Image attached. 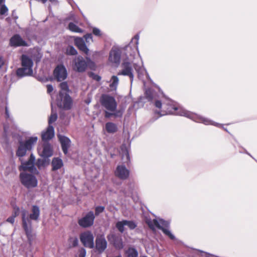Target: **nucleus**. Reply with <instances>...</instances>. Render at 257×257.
I'll use <instances>...</instances> for the list:
<instances>
[{
    "instance_id": "8",
    "label": "nucleus",
    "mask_w": 257,
    "mask_h": 257,
    "mask_svg": "<svg viewBox=\"0 0 257 257\" xmlns=\"http://www.w3.org/2000/svg\"><path fill=\"white\" fill-rule=\"evenodd\" d=\"M20 180L22 184L27 189L34 188L38 185V180L32 174L22 172L20 174Z\"/></svg>"
},
{
    "instance_id": "38",
    "label": "nucleus",
    "mask_w": 257,
    "mask_h": 257,
    "mask_svg": "<svg viewBox=\"0 0 257 257\" xmlns=\"http://www.w3.org/2000/svg\"><path fill=\"white\" fill-rule=\"evenodd\" d=\"M92 33L94 35L98 37H100L102 35L101 31L96 27H94L92 29Z\"/></svg>"
},
{
    "instance_id": "51",
    "label": "nucleus",
    "mask_w": 257,
    "mask_h": 257,
    "mask_svg": "<svg viewBox=\"0 0 257 257\" xmlns=\"http://www.w3.org/2000/svg\"><path fill=\"white\" fill-rule=\"evenodd\" d=\"M5 65V61L2 57H0V69H2Z\"/></svg>"
},
{
    "instance_id": "45",
    "label": "nucleus",
    "mask_w": 257,
    "mask_h": 257,
    "mask_svg": "<svg viewBox=\"0 0 257 257\" xmlns=\"http://www.w3.org/2000/svg\"><path fill=\"white\" fill-rule=\"evenodd\" d=\"M113 112L114 111H109L106 110L105 111L104 116L106 118L110 117L111 116H113Z\"/></svg>"
},
{
    "instance_id": "47",
    "label": "nucleus",
    "mask_w": 257,
    "mask_h": 257,
    "mask_svg": "<svg viewBox=\"0 0 257 257\" xmlns=\"http://www.w3.org/2000/svg\"><path fill=\"white\" fill-rule=\"evenodd\" d=\"M47 92L49 94L51 93L53 90V87L51 84H48L47 85Z\"/></svg>"
},
{
    "instance_id": "46",
    "label": "nucleus",
    "mask_w": 257,
    "mask_h": 257,
    "mask_svg": "<svg viewBox=\"0 0 257 257\" xmlns=\"http://www.w3.org/2000/svg\"><path fill=\"white\" fill-rule=\"evenodd\" d=\"M15 216L12 215L7 218V221L12 224H13L15 222Z\"/></svg>"
},
{
    "instance_id": "41",
    "label": "nucleus",
    "mask_w": 257,
    "mask_h": 257,
    "mask_svg": "<svg viewBox=\"0 0 257 257\" xmlns=\"http://www.w3.org/2000/svg\"><path fill=\"white\" fill-rule=\"evenodd\" d=\"M209 120L211 122H210V123L209 124H208L207 125L211 124V125H213L216 126H217V127H223V129H224L225 131H226V132H228L226 128H224V127H223V125H222V124H220V123H217V122H214V121H213L212 120H210V119H209Z\"/></svg>"
},
{
    "instance_id": "44",
    "label": "nucleus",
    "mask_w": 257,
    "mask_h": 257,
    "mask_svg": "<svg viewBox=\"0 0 257 257\" xmlns=\"http://www.w3.org/2000/svg\"><path fill=\"white\" fill-rule=\"evenodd\" d=\"M84 38L87 42H89L90 40L92 41V35L91 33H88L84 36Z\"/></svg>"
},
{
    "instance_id": "1",
    "label": "nucleus",
    "mask_w": 257,
    "mask_h": 257,
    "mask_svg": "<svg viewBox=\"0 0 257 257\" xmlns=\"http://www.w3.org/2000/svg\"><path fill=\"white\" fill-rule=\"evenodd\" d=\"M161 98L163 99L161 100H156L155 105L159 109L162 107L163 110L161 111H155V113L160 115L151 118L150 120L151 123L156 121L159 117L167 114L184 116L195 122L203 123L204 124H208L210 123L211 121L208 118L189 111L178 105L175 102L166 97L163 92H161Z\"/></svg>"
},
{
    "instance_id": "10",
    "label": "nucleus",
    "mask_w": 257,
    "mask_h": 257,
    "mask_svg": "<svg viewBox=\"0 0 257 257\" xmlns=\"http://www.w3.org/2000/svg\"><path fill=\"white\" fill-rule=\"evenodd\" d=\"M91 62L90 59L86 57V59L81 56L74 58L72 63L73 70L79 73H82L86 71L88 64Z\"/></svg>"
},
{
    "instance_id": "25",
    "label": "nucleus",
    "mask_w": 257,
    "mask_h": 257,
    "mask_svg": "<svg viewBox=\"0 0 257 257\" xmlns=\"http://www.w3.org/2000/svg\"><path fill=\"white\" fill-rule=\"evenodd\" d=\"M145 95L148 101H152L153 99L155 101L157 100L156 99V93L152 89H147L145 92Z\"/></svg>"
},
{
    "instance_id": "7",
    "label": "nucleus",
    "mask_w": 257,
    "mask_h": 257,
    "mask_svg": "<svg viewBox=\"0 0 257 257\" xmlns=\"http://www.w3.org/2000/svg\"><path fill=\"white\" fill-rule=\"evenodd\" d=\"M147 223L149 227L152 230L155 229V227L160 229L162 230L163 232L172 240H174L176 237L173 235L171 231L167 228L169 227L170 223L163 219H160L158 220L157 219L153 220L149 219L147 221Z\"/></svg>"
},
{
    "instance_id": "37",
    "label": "nucleus",
    "mask_w": 257,
    "mask_h": 257,
    "mask_svg": "<svg viewBox=\"0 0 257 257\" xmlns=\"http://www.w3.org/2000/svg\"><path fill=\"white\" fill-rule=\"evenodd\" d=\"M105 207L102 206H97L95 208V215L98 216L100 213L103 212L104 211Z\"/></svg>"
},
{
    "instance_id": "31",
    "label": "nucleus",
    "mask_w": 257,
    "mask_h": 257,
    "mask_svg": "<svg viewBox=\"0 0 257 257\" xmlns=\"http://www.w3.org/2000/svg\"><path fill=\"white\" fill-rule=\"evenodd\" d=\"M128 186H129V189H128V191H126L125 189H123V190L121 189L120 190V191L123 193V194L125 196H128L132 194L133 193V187H134V185L132 184V183H130V184H128Z\"/></svg>"
},
{
    "instance_id": "48",
    "label": "nucleus",
    "mask_w": 257,
    "mask_h": 257,
    "mask_svg": "<svg viewBox=\"0 0 257 257\" xmlns=\"http://www.w3.org/2000/svg\"><path fill=\"white\" fill-rule=\"evenodd\" d=\"M134 39H135L136 40H137V42H136V46H135L133 48L132 47V49H134V48H136V49H138V46L137 45H138V43H139V35H136L135 37H134ZM138 51V49H137V52Z\"/></svg>"
},
{
    "instance_id": "17",
    "label": "nucleus",
    "mask_w": 257,
    "mask_h": 257,
    "mask_svg": "<svg viewBox=\"0 0 257 257\" xmlns=\"http://www.w3.org/2000/svg\"><path fill=\"white\" fill-rule=\"evenodd\" d=\"M115 175L122 180L126 179L130 175V171L124 165H118L114 172Z\"/></svg>"
},
{
    "instance_id": "49",
    "label": "nucleus",
    "mask_w": 257,
    "mask_h": 257,
    "mask_svg": "<svg viewBox=\"0 0 257 257\" xmlns=\"http://www.w3.org/2000/svg\"><path fill=\"white\" fill-rule=\"evenodd\" d=\"M86 255V250L85 249H82L79 254V257H85Z\"/></svg>"
},
{
    "instance_id": "16",
    "label": "nucleus",
    "mask_w": 257,
    "mask_h": 257,
    "mask_svg": "<svg viewBox=\"0 0 257 257\" xmlns=\"http://www.w3.org/2000/svg\"><path fill=\"white\" fill-rule=\"evenodd\" d=\"M107 238L113 244L115 248L120 249L123 247L122 240L120 236L114 234H109L107 236Z\"/></svg>"
},
{
    "instance_id": "13",
    "label": "nucleus",
    "mask_w": 257,
    "mask_h": 257,
    "mask_svg": "<svg viewBox=\"0 0 257 257\" xmlns=\"http://www.w3.org/2000/svg\"><path fill=\"white\" fill-rule=\"evenodd\" d=\"M53 76L57 81L61 82L64 80L68 76L66 68L62 64L58 65L54 70Z\"/></svg>"
},
{
    "instance_id": "34",
    "label": "nucleus",
    "mask_w": 257,
    "mask_h": 257,
    "mask_svg": "<svg viewBox=\"0 0 257 257\" xmlns=\"http://www.w3.org/2000/svg\"><path fill=\"white\" fill-rule=\"evenodd\" d=\"M124 111V108H119L118 109H116L113 112V116L115 117H122L123 113Z\"/></svg>"
},
{
    "instance_id": "26",
    "label": "nucleus",
    "mask_w": 257,
    "mask_h": 257,
    "mask_svg": "<svg viewBox=\"0 0 257 257\" xmlns=\"http://www.w3.org/2000/svg\"><path fill=\"white\" fill-rule=\"evenodd\" d=\"M68 29L70 31L73 32L82 33L83 30L78 26L72 22H70L68 25Z\"/></svg>"
},
{
    "instance_id": "14",
    "label": "nucleus",
    "mask_w": 257,
    "mask_h": 257,
    "mask_svg": "<svg viewBox=\"0 0 257 257\" xmlns=\"http://www.w3.org/2000/svg\"><path fill=\"white\" fill-rule=\"evenodd\" d=\"M107 242L103 234H98L95 238V248L98 253H102L107 248Z\"/></svg>"
},
{
    "instance_id": "32",
    "label": "nucleus",
    "mask_w": 257,
    "mask_h": 257,
    "mask_svg": "<svg viewBox=\"0 0 257 257\" xmlns=\"http://www.w3.org/2000/svg\"><path fill=\"white\" fill-rule=\"evenodd\" d=\"M66 53L69 55H76L77 51L73 46H69L66 49Z\"/></svg>"
},
{
    "instance_id": "3",
    "label": "nucleus",
    "mask_w": 257,
    "mask_h": 257,
    "mask_svg": "<svg viewBox=\"0 0 257 257\" xmlns=\"http://www.w3.org/2000/svg\"><path fill=\"white\" fill-rule=\"evenodd\" d=\"M38 141L37 137H31L25 141H20L19 142V145L16 151V155L19 157V160L21 162V165L19 167L20 171H28L31 173L38 174L39 172L35 167L34 163L35 161V157L31 154L29 160L27 161H24L23 157L26 155L27 152L31 151Z\"/></svg>"
},
{
    "instance_id": "33",
    "label": "nucleus",
    "mask_w": 257,
    "mask_h": 257,
    "mask_svg": "<svg viewBox=\"0 0 257 257\" xmlns=\"http://www.w3.org/2000/svg\"><path fill=\"white\" fill-rule=\"evenodd\" d=\"M125 226H127L131 230L134 229L137 226V224L134 221L125 220Z\"/></svg>"
},
{
    "instance_id": "11",
    "label": "nucleus",
    "mask_w": 257,
    "mask_h": 257,
    "mask_svg": "<svg viewBox=\"0 0 257 257\" xmlns=\"http://www.w3.org/2000/svg\"><path fill=\"white\" fill-rule=\"evenodd\" d=\"M80 239L83 245L89 248L94 247V236L90 231H86L80 234Z\"/></svg>"
},
{
    "instance_id": "36",
    "label": "nucleus",
    "mask_w": 257,
    "mask_h": 257,
    "mask_svg": "<svg viewBox=\"0 0 257 257\" xmlns=\"http://www.w3.org/2000/svg\"><path fill=\"white\" fill-rule=\"evenodd\" d=\"M46 163V160L45 159H38L36 165L39 169H40L42 167L45 166Z\"/></svg>"
},
{
    "instance_id": "40",
    "label": "nucleus",
    "mask_w": 257,
    "mask_h": 257,
    "mask_svg": "<svg viewBox=\"0 0 257 257\" xmlns=\"http://www.w3.org/2000/svg\"><path fill=\"white\" fill-rule=\"evenodd\" d=\"M8 12V9L6 5H3L0 7V15H3L7 14Z\"/></svg>"
},
{
    "instance_id": "27",
    "label": "nucleus",
    "mask_w": 257,
    "mask_h": 257,
    "mask_svg": "<svg viewBox=\"0 0 257 257\" xmlns=\"http://www.w3.org/2000/svg\"><path fill=\"white\" fill-rule=\"evenodd\" d=\"M118 78L116 76H112L110 79L109 87L112 90H115L118 83Z\"/></svg>"
},
{
    "instance_id": "23",
    "label": "nucleus",
    "mask_w": 257,
    "mask_h": 257,
    "mask_svg": "<svg viewBox=\"0 0 257 257\" xmlns=\"http://www.w3.org/2000/svg\"><path fill=\"white\" fill-rule=\"evenodd\" d=\"M52 170L53 171L60 169L63 166V163L61 159L56 157L54 158L51 162Z\"/></svg>"
},
{
    "instance_id": "54",
    "label": "nucleus",
    "mask_w": 257,
    "mask_h": 257,
    "mask_svg": "<svg viewBox=\"0 0 257 257\" xmlns=\"http://www.w3.org/2000/svg\"><path fill=\"white\" fill-rule=\"evenodd\" d=\"M4 0H0V5L3 2Z\"/></svg>"
},
{
    "instance_id": "50",
    "label": "nucleus",
    "mask_w": 257,
    "mask_h": 257,
    "mask_svg": "<svg viewBox=\"0 0 257 257\" xmlns=\"http://www.w3.org/2000/svg\"><path fill=\"white\" fill-rule=\"evenodd\" d=\"M5 114L6 118H9L10 117V112L7 106L5 107Z\"/></svg>"
},
{
    "instance_id": "42",
    "label": "nucleus",
    "mask_w": 257,
    "mask_h": 257,
    "mask_svg": "<svg viewBox=\"0 0 257 257\" xmlns=\"http://www.w3.org/2000/svg\"><path fill=\"white\" fill-rule=\"evenodd\" d=\"M20 209L19 207L16 206L14 207V212H13L12 216L16 217L20 214Z\"/></svg>"
},
{
    "instance_id": "20",
    "label": "nucleus",
    "mask_w": 257,
    "mask_h": 257,
    "mask_svg": "<svg viewBox=\"0 0 257 257\" xmlns=\"http://www.w3.org/2000/svg\"><path fill=\"white\" fill-rule=\"evenodd\" d=\"M54 137V128L51 125H49L47 130L42 133V139L44 141H48Z\"/></svg>"
},
{
    "instance_id": "9",
    "label": "nucleus",
    "mask_w": 257,
    "mask_h": 257,
    "mask_svg": "<svg viewBox=\"0 0 257 257\" xmlns=\"http://www.w3.org/2000/svg\"><path fill=\"white\" fill-rule=\"evenodd\" d=\"M100 103L103 107L109 111H114L117 108V104L114 97L107 94L101 95Z\"/></svg>"
},
{
    "instance_id": "28",
    "label": "nucleus",
    "mask_w": 257,
    "mask_h": 257,
    "mask_svg": "<svg viewBox=\"0 0 257 257\" xmlns=\"http://www.w3.org/2000/svg\"><path fill=\"white\" fill-rule=\"evenodd\" d=\"M115 226L120 233H123L124 231V226H125V220L117 221Z\"/></svg>"
},
{
    "instance_id": "6",
    "label": "nucleus",
    "mask_w": 257,
    "mask_h": 257,
    "mask_svg": "<svg viewBox=\"0 0 257 257\" xmlns=\"http://www.w3.org/2000/svg\"><path fill=\"white\" fill-rule=\"evenodd\" d=\"M22 67L18 68L16 71V74L19 78L31 76L33 74V62L32 59L26 55L23 54L21 56Z\"/></svg>"
},
{
    "instance_id": "2",
    "label": "nucleus",
    "mask_w": 257,
    "mask_h": 257,
    "mask_svg": "<svg viewBox=\"0 0 257 257\" xmlns=\"http://www.w3.org/2000/svg\"><path fill=\"white\" fill-rule=\"evenodd\" d=\"M124 50L125 51V54L127 58L122 63L121 70L118 73V74L128 76L131 83H132L134 77L133 66L137 72L139 79H141L143 76L145 69L143 66V62L140 58H136L135 62H131L129 60V59H131L132 57L134 58L137 49H132V46L129 44L124 48Z\"/></svg>"
},
{
    "instance_id": "19",
    "label": "nucleus",
    "mask_w": 257,
    "mask_h": 257,
    "mask_svg": "<svg viewBox=\"0 0 257 257\" xmlns=\"http://www.w3.org/2000/svg\"><path fill=\"white\" fill-rule=\"evenodd\" d=\"M59 141L61 145L62 150L65 155L68 153V149L70 146L71 141L68 137L64 136L59 137Z\"/></svg>"
},
{
    "instance_id": "4",
    "label": "nucleus",
    "mask_w": 257,
    "mask_h": 257,
    "mask_svg": "<svg viewBox=\"0 0 257 257\" xmlns=\"http://www.w3.org/2000/svg\"><path fill=\"white\" fill-rule=\"evenodd\" d=\"M22 226L27 235L30 244L34 239L32 233V220L37 221L40 217V210L37 205H33L32 213L28 216V212L25 209L21 210Z\"/></svg>"
},
{
    "instance_id": "43",
    "label": "nucleus",
    "mask_w": 257,
    "mask_h": 257,
    "mask_svg": "<svg viewBox=\"0 0 257 257\" xmlns=\"http://www.w3.org/2000/svg\"><path fill=\"white\" fill-rule=\"evenodd\" d=\"M126 158V161H128L130 160L129 153L127 150L125 149L123 151L122 158L124 159Z\"/></svg>"
},
{
    "instance_id": "24",
    "label": "nucleus",
    "mask_w": 257,
    "mask_h": 257,
    "mask_svg": "<svg viewBox=\"0 0 257 257\" xmlns=\"http://www.w3.org/2000/svg\"><path fill=\"white\" fill-rule=\"evenodd\" d=\"M105 127L106 132L109 134H114L117 131L116 124L111 122L106 123Z\"/></svg>"
},
{
    "instance_id": "18",
    "label": "nucleus",
    "mask_w": 257,
    "mask_h": 257,
    "mask_svg": "<svg viewBox=\"0 0 257 257\" xmlns=\"http://www.w3.org/2000/svg\"><path fill=\"white\" fill-rule=\"evenodd\" d=\"M121 54V52L119 49L112 48L109 52V61L112 63L118 65L120 62Z\"/></svg>"
},
{
    "instance_id": "39",
    "label": "nucleus",
    "mask_w": 257,
    "mask_h": 257,
    "mask_svg": "<svg viewBox=\"0 0 257 257\" xmlns=\"http://www.w3.org/2000/svg\"><path fill=\"white\" fill-rule=\"evenodd\" d=\"M89 76L91 77L93 80H95L97 81H99L101 80V77L97 74L93 72H90L89 73Z\"/></svg>"
},
{
    "instance_id": "21",
    "label": "nucleus",
    "mask_w": 257,
    "mask_h": 257,
    "mask_svg": "<svg viewBox=\"0 0 257 257\" xmlns=\"http://www.w3.org/2000/svg\"><path fill=\"white\" fill-rule=\"evenodd\" d=\"M74 43L78 48L85 54L88 55L89 49L87 47L84 40L81 38H76L75 39Z\"/></svg>"
},
{
    "instance_id": "53",
    "label": "nucleus",
    "mask_w": 257,
    "mask_h": 257,
    "mask_svg": "<svg viewBox=\"0 0 257 257\" xmlns=\"http://www.w3.org/2000/svg\"><path fill=\"white\" fill-rule=\"evenodd\" d=\"M66 1L69 3V4L72 7H73V4H75V3L73 1V0H66Z\"/></svg>"
},
{
    "instance_id": "30",
    "label": "nucleus",
    "mask_w": 257,
    "mask_h": 257,
    "mask_svg": "<svg viewBox=\"0 0 257 257\" xmlns=\"http://www.w3.org/2000/svg\"><path fill=\"white\" fill-rule=\"evenodd\" d=\"M128 257H137L138 255V252L136 249L134 248H129L127 251Z\"/></svg>"
},
{
    "instance_id": "12",
    "label": "nucleus",
    "mask_w": 257,
    "mask_h": 257,
    "mask_svg": "<svg viewBox=\"0 0 257 257\" xmlns=\"http://www.w3.org/2000/svg\"><path fill=\"white\" fill-rule=\"evenodd\" d=\"M95 215L93 211H89L84 217L78 219L79 225L83 228H88L94 223Z\"/></svg>"
},
{
    "instance_id": "5",
    "label": "nucleus",
    "mask_w": 257,
    "mask_h": 257,
    "mask_svg": "<svg viewBox=\"0 0 257 257\" xmlns=\"http://www.w3.org/2000/svg\"><path fill=\"white\" fill-rule=\"evenodd\" d=\"M61 91L57 98V106L61 108L66 110L70 109L72 105V99L69 94V87L66 82H62L60 84Z\"/></svg>"
},
{
    "instance_id": "15",
    "label": "nucleus",
    "mask_w": 257,
    "mask_h": 257,
    "mask_svg": "<svg viewBox=\"0 0 257 257\" xmlns=\"http://www.w3.org/2000/svg\"><path fill=\"white\" fill-rule=\"evenodd\" d=\"M9 45L13 47H18L28 46V44L19 34H15L10 39Z\"/></svg>"
},
{
    "instance_id": "52",
    "label": "nucleus",
    "mask_w": 257,
    "mask_h": 257,
    "mask_svg": "<svg viewBox=\"0 0 257 257\" xmlns=\"http://www.w3.org/2000/svg\"><path fill=\"white\" fill-rule=\"evenodd\" d=\"M243 150H244V152H242L241 151H239V153H246V154H247L248 155H249V156H250L251 158H252L253 159H254L252 156L249 153L247 152V151L245 149H243Z\"/></svg>"
},
{
    "instance_id": "35",
    "label": "nucleus",
    "mask_w": 257,
    "mask_h": 257,
    "mask_svg": "<svg viewBox=\"0 0 257 257\" xmlns=\"http://www.w3.org/2000/svg\"><path fill=\"white\" fill-rule=\"evenodd\" d=\"M70 247H76L78 244V239L77 237H71L69 238Z\"/></svg>"
},
{
    "instance_id": "22",
    "label": "nucleus",
    "mask_w": 257,
    "mask_h": 257,
    "mask_svg": "<svg viewBox=\"0 0 257 257\" xmlns=\"http://www.w3.org/2000/svg\"><path fill=\"white\" fill-rule=\"evenodd\" d=\"M53 155V150L49 143H45L43 146V151L41 156L44 158H48Z\"/></svg>"
},
{
    "instance_id": "29",
    "label": "nucleus",
    "mask_w": 257,
    "mask_h": 257,
    "mask_svg": "<svg viewBox=\"0 0 257 257\" xmlns=\"http://www.w3.org/2000/svg\"><path fill=\"white\" fill-rule=\"evenodd\" d=\"M57 114L56 112H54L53 110V108L52 107V113L50 116L49 118L48 123L49 125H51V124L54 122H55L57 119Z\"/></svg>"
}]
</instances>
